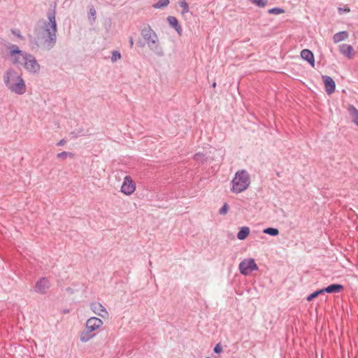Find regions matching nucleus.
Here are the masks:
<instances>
[{
    "label": "nucleus",
    "instance_id": "nucleus-26",
    "mask_svg": "<svg viewBox=\"0 0 358 358\" xmlns=\"http://www.w3.org/2000/svg\"><path fill=\"white\" fill-rule=\"evenodd\" d=\"M268 13L269 14L279 15V14H281V13H285V10L281 8L275 7V8L269 9L268 10Z\"/></svg>",
    "mask_w": 358,
    "mask_h": 358
},
{
    "label": "nucleus",
    "instance_id": "nucleus-36",
    "mask_svg": "<svg viewBox=\"0 0 358 358\" xmlns=\"http://www.w3.org/2000/svg\"><path fill=\"white\" fill-rule=\"evenodd\" d=\"M129 45H130V48H132L134 45V39L132 37L129 38Z\"/></svg>",
    "mask_w": 358,
    "mask_h": 358
},
{
    "label": "nucleus",
    "instance_id": "nucleus-21",
    "mask_svg": "<svg viewBox=\"0 0 358 358\" xmlns=\"http://www.w3.org/2000/svg\"><path fill=\"white\" fill-rule=\"evenodd\" d=\"M250 3L256 5L259 8H264L267 3L268 0H248Z\"/></svg>",
    "mask_w": 358,
    "mask_h": 358
},
{
    "label": "nucleus",
    "instance_id": "nucleus-5",
    "mask_svg": "<svg viewBox=\"0 0 358 358\" xmlns=\"http://www.w3.org/2000/svg\"><path fill=\"white\" fill-rule=\"evenodd\" d=\"M24 67L29 73H36L40 71V65L36 58L29 53H26L24 57Z\"/></svg>",
    "mask_w": 358,
    "mask_h": 358
},
{
    "label": "nucleus",
    "instance_id": "nucleus-2",
    "mask_svg": "<svg viewBox=\"0 0 358 358\" xmlns=\"http://www.w3.org/2000/svg\"><path fill=\"white\" fill-rule=\"evenodd\" d=\"M141 34L152 51L159 57L164 56V53L159 45L158 36L149 24L141 29Z\"/></svg>",
    "mask_w": 358,
    "mask_h": 358
},
{
    "label": "nucleus",
    "instance_id": "nucleus-31",
    "mask_svg": "<svg viewBox=\"0 0 358 358\" xmlns=\"http://www.w3.org/2000/svg\"><path fill=\"white\" fill-rule=\"evenodd\" d=\"M11 31H12L13 34H14L18 38H20L21 40L24 39V37L21 35L20 30H18V29H12Z\"/></svg>",
    "mask_w": 358,
    "mask_h": 358
},
{
    "label": "nucleus",
    "instance_id": "nucleus-23",
    "mask_svg": "<svg viewBox=\"0 0 358 358\" xmlns=\"http://www.w3.org/2000/svg\"><path fill=\"white\" fill-rule=\"evenodd\" d=\"M169 0H159L153 5V7L155 8H162L167 6L169 4Z\"/></svg>",
    "mask_w": 358,
    "mask_h": 358
},
{
    "label": "nucleus",
    "instance_id": "nucleus-11",
    "mask_svg": "<svg viewBox=\"0 0 358 358\" xmlns=\"http://www.w3.org/2000/svg\"><path fill=\"white\" fill-rule=\"evenodd\" d=\"M102 324L103 321L101 319L92 317L87 320L86 329L93 331L100 327Z\"/></svg>",
    "mask_w": 358,
    "mask_h": 358
},
{
    "label": "nucleus",
    "instance_id": "nucleus-29",
    "mask_svg": "<svg viewBox=\"0 0 358 358\" xmlns=\"http://www.w3.org/2000/svg\"><path fill=\"white\" fill-rule=\"evenodd\" d=\"M229 210V205L227 203H224V204L222 206V207L220 209L219 213L220 215H225L227 213Z\"/></svg>",
    "mask_w": 358,
    "mask_h": 358
},
{
    "label": "nucleus",
    "instance_id": "nucleus-35",
    "mask_svg": "<svg viewBox=\"0 0 358 358\" xmlns=\"http://www.w3.org/2000/svg\"><path fill=\"white\" fill-rule=\"evenodd\" d=\"M352 122L358 126V115L352 118Z\"/></svg>",
    "mask_w": 358,
    "mask_h": 358
},
{
    "label": "nucleus",
    "instance_id": "nucleus-22",
    "mask_svg": "<svg viewBox=\"0 0 358 358\" xmlns=\"http://www.w3.org/2000/svg\"><path fill=\"white\" fill-rule=\"evenodd\" d=\"M323 293H324L323 289H320L316 290L314 292H313L310 294H309L307 296L306 300L308 301H310L313 299H314L315 298L317 297L320 294H323Z\"/></svg>",
    "mask_w": 358,
    "mask_h": 358
},
{
    "label": "nucleus",
    "instance_id": "nucleus-13",
    "mask_svg": "<svg viewBox=\"0 0 358 358\" xmlns=\"http://www.w3.org/2000/svg\"><path fill=\"white\" fill-rule=\"evenodd\" d=\"M167 21H168L169 25L176 31V32L178 34V35L181 36L182 32V29L181 25L179 24L177 18L173 16H169L167 17Z\"/></svg>",
    "mask_w": 358,
    "mask_h": 358
},
{
    "label": "nucleus",
    "instance_id": "nucleus-17",
    "mask_svg": "<svg viewBox=\"0 0 358 358\" xmlns=\"http://www.w3.org/2000/svg\"><path fill=\"white\" fill-rule=\"evenodd\" d=\"M90 308L95 314L101 317H103V315L101 314V312L106 313V308L99 303H92Z\"/></svg>",
    "mask_w": 358,
    "mask_h": 358
},
{
    "label": "nucleus",
    "instance_id": "nucleus-39",
    "mask_svg": "<svg viewBox=\"0 0 358 358\" xmlns=\"http://www.w3.org/2000/svg\"><path fill=\"white\" fill-rule=\"evenodd\" d=\"M69 312V310L68 309L63 310L64 313H68Z\"/></svg>",
    "mask_w": 358,
    "mask_h": 358
},
{
    "label": "nucleus",
    "instance_id": "nucleus-32",
    "mask_svg": "<svg viewBox=\"0 0 358 358\" xmlns=\"http://www.w3.org/2000/svg\"><path fill=\"white\" fill-rule=\"evenodd\" d=\"M89 15L93 17V19L94 20V16L96 15V10L93 6H92L89 9Z\"/></svg>",
    "mask_w": 358,
    "mask_h": 358
},
{
    "label": "nucleus",
    "instance_id": "nucleus-25",
    "mask_svg": "<svg viewBox=\"0 0 358 358\" xmlns=\"http://www.w3.org/2000/svg\"><path fill=\"white\" fill-rule=\"evenodd\" d=\"M57 157L59 159H65L68 157L73 158L74 157V154L70 152L64 151L58 153Z\"/></svg>",
    "mask_w": 358,
    "mask_h": 358
},
{
    "label": "nucleus",
    "instance_id": "nucleus-1",
    "mask_svg": "<svg viewBox=\"0 0 358 358\" xmlns=\"http://www.w3.org/2000/svg\"><path fill=\"white\" fill-rule=\"evenodd\" d=\"M48 22L44 23V29L46 36H44L43 46V48L50 50L57 43V22L55 20V10H49L47 13Z\"/></svg>",
    "mask_w": 358,
    "mask_h": 358
},
{
    "label": "nucleus",
    "instance_id": "nucleus-33",
    "mask_svg": "<svg viewBox=\"0 0 358 358\" xmlns=\"http://www.w3.org/2000/svg\"><path fill=\"white\" fill-rule=\"evenodd\" d=\"M66 140L65 139H62L60 140L57 143V145L58 146H63L65 145L66 143Z\"/></svg>",
    "mask_w": 358,
    "mask_h": 358
},
{
    "label": "nucleus",
    "instance_id": "nucleus-4",
    "mask_svg": "<svg viewBox=\"0 0 358 358\" xmlns=\"http://www.w3.org/2000/svg\"><path fill=\"white\" fill-rule=\"evenodd\" d=\"M13 74L15 75L16 73L14 71H8L6 75L3 77V80L6 87L12 92L17 94H23L26 92V85L24 80L20 76H16L15 83L10 84V78L13 76Z\"/></svg>",
    "mask_w": 358,
    "mask_h": 358
},
{
    "label": "nucleus",
    "instance_id": "nucleus-40",
    "mask_svg": "<svg viewBox=\"0 0 358 358\" xmlns=\"http://www.w3.org/2000/svg\"><path fill=\"white\" fill-rule=\"evenodd\" d=\"M215 86H216V83H213V87H215Z\"/></svg>",
    "mask_w": 358,
    "mask_h": 358
},
{
    "label": "nucleus",
    "instance_id": "nucleus-12",
    "mask_svg": "<svg viewBox=\"0 0 358 358\" xmlns=\"http://www.w3.org/2000/svg\"><path fill=\"white\" fill-rule=\"evenodd\" d=\"M301 57L303 59L307 61L312 67L315 66V57L312 51L308 49H303L301 52Z\"/></svg>",
    "mask_w": 358,
    "mask_h": 358
},
{
    "label": "nucleus",
    "instance_id": "nucleus-18",
    "mask_svg": "<svg viewBox=\"0 0 358 358\" xmlns=\"http://www.w3.org/2000/svg\"><path fill=\"white\" fill-rule=\"evenodd\" d=\"M250 231V228L248 227H241L239 231L237 234V238L241 241L245 240L249 236Z\"/></svg>",
    "mask_w": 358,
    "mask_h": 358
},
{
    "label": "nucleus",
    "instance_id": "nucleus-3",
    "mask_svg": "<svg viewBox=\"0 0 358 358\" xmlns=\"http://www.w3.org/2000/svg\"><path fill=\"white\" fill-rule=\"evenodd\" d=\"M232 187L231 190L234 193H241L245 190L250 184V178L245 170L238 171L236 173L231 181Z\"/></svg>",
    "mask_w": 358,
    "mask_h": 358
},
{
    "label": "nucleus",
    "instance_id": "nucleus-28",
    "mask_svg": "<svg viewBox=\"0 0 358 358\" xmlns=\"http://www.w3.org/2000/svg\"><path fill=\"white\" fill-rule=\"evenodd\" d=\"M121 58V54L119 51L114 50L112 52L111 61L113 62H116L117 60Z\"/></svg>",
    "mask_w": 358,
    "mask_h": 358
},
{
    "label": "nucleus",
    "instance_id": "nucleus-42",
    "mask_svg": "<svg viewBox=\"0 0 358 358\" xmlns=\"http://www.w3.org/2000/svg\"><path fill=\"white\" fill-rule=\"evenodd\" d=\"M206 358H210V357H206Z\"/></svg>",
    "mask_w": 358,
    "mask_h": 358
},
{
    "label": "nucleus",
    "instance_id": "nucleus-15",
    "mask_svg": "<svg viewBox=\"0 0 358 358\" xmlns=\"http://www.w3.org/2000/svg\"><path fill=\"white\" fill-rule=\"evenodd\" d=\"M339 50L341 53L349 59L352 58V54L353 52V48L352 45L348 44H341L339 45Z\"/></svg>",
    "mask_w": 358,
    "mask_h": 358
},
{
    "label": "nucleus",
    "instance_id": "nucleus-27",
    "mask_svg": "<svg viewBox=\"0 0 358 358\" xmlns=\"http://www.w3.org/2000/svg\"><path fill=\"white\" fill-rule=\"evenodd\" d=\"M348 110L352 118L358 115V110L352 105L349 106Z\"/></svg>",
    "mask_w": 358,
    "mask_h": 358
},
{
    "label": "nucleus",
    "instance_id": "nucleus-14",
    "mask_svg": "<svg viewBox=\"0 0 358 358\" xmlns=\"http://www.w3.org/2000/svg\"><path fill=\"white\" fill-rule=\"evenodd\" d=\"M343 285L341 284H331L329 286L322 288L324 292L333 294V293H338L341 292L343 289Z\"/></svg>",
    "mask_w": 358,
    "mask_h": 358
},
{
    "label": "nucleus",
    "instance_id": "nucleus-41",
    "mask_svg": "<svg viewBox=\"0 0 358 358\" xmlns=\"http://www.w3.org/2000/svg\"><path fill=\"white\" fill-rule=\"evenodd\" d=\"M198 155H199V154H196V155H194V157H195V158H196V157H197Z\"/></svg>",
    "mask_w": 358,
    "mask_h": 358
},
{
    "label": "nucleus",
    "instance_id": "nucleus-6",
    "mask_svg": "<svg viewBox=\"0 0 358 358\" xmlns=\"http://www.w3.org/2000/svg\"><path fill=\"white\" fill-rule=\"evenodd\" d=\"M10 52L9 56L11 58V61L15 65H20L22 64V62L20 61V57H22V61L24 60V55H26V52L21 50L17 45L11 44L8 47Z\"/></svg>",
    "mask_w": 358,
    "mask_h": 358
},
{
    "label": "nucleus",
    "instance_id": "nucleus-30",
    "mask_svg": "<svg viewBox=\"0 0 358 358\" xmlns=\"http://www.w3.org/2000/svg\"><path fill=\"white\" fill-rule=\"evenodd\" d=\"M213 351L216 354H220V352H222V345L220 343L216 344L215 346L214 347Z\"/></svg>",
    "mask_w": 358,
    "mask_h": 358
},
{
    "label": "nucleus",
    "instance_id": "nucleus-7",
    "mask_svg": "<svg viewBox=\"0 0 358 358\" xmlns=\"http://www.w3.org/2000/svg\"><path fill=\"white\" fill-rule=\"evenodd\" d=\"M240 273L244 275H248L250 272L258 270V266L252 258L245 259L239 264Z\"/></svg>",
    "mask_w": 358,
    "mask_h": 358
},
{
    "label": "nucleus",
    "instance_id": "nucleus-20",
    "mask_svg": "<svg viewBox=\"0 0 358 358\" xmlns=\"http://www.w3.org/2000/svg\"><path fill=\"white\" fill-rule=\"evenodd\" d=\"M263 233L272 236H276L279 234V230L277 228L267 227L263 230Z\"/></svg>",
    "mask_w": 358,
    "mask_h": 358
},
{
    "label": "nucleus",
    "instance_id": "nucleus-19",
    "mask_svg": "<svg viewBox=\"0 0 358 358\" xmlns=\"http://www.w3.org/2000/svg\"><path fill=\"white\" fill-rule=\"evenodd\" d=\"M92 331L89 329H86L85 331H83L80 336V339L82 342H87L90 341L94 336V334L92 333Z\"/></svg>",
    "mask_w": 358,
    "mask_h": 358
},
{
    "label": "nucleus",
    "instance_id": "nucleus-8",
    "mask_svg": "<svg viewBox=\"0 0 358 358\" xmlns=\"http://www.w3.org/2000/svg\"><path fill=\"white\" fill-rule=\"evenodd\" d=\"M136 189V183L130 176H126L121 187V192L127 195L131 194Z\"/></svg>",
    "mask_w": 358,
    "mask_h": 358
},
{
    "label": "nucleus",
    "instance_id": "nucleus-16",
    "mask_svg": "<svg viewBox=\"0 0 358 358\" xmlns=\"http://www.w3.org/2000/svg\"><path fill=\"white\" fill-rule=\"evenodd\" d=\"M348 36H349V34L348 31H340V32L335 34L333 36V41L335 43H338L342 41L345 40L346 38H348Z\"/></svg>",
    "mask_w": 358,
    "mask_h": 358
},
{
    "label": "nucleus",
    "instance_id": "nucleus-10",
    "mask_svg": "<svg viewBox=\"0 0 358 358\" xmlns=\"http://www.w3.org/2000/svg\"><path fill=\"white\" fill-rule=\"evenodd\" d=\"M322 80L325 90L328 94H331L336 90V83L333 78L329 76H322Z\"/></svg>",
    "mask_w": 358,
    "mask_h": 358
},
{
    "label": "nucleus",
    "instance_id": "nucleus-38",
    "mask_svg": "<svg viewBox=\"0 0 358 358\" xmlns=\"http://www.w3.org/2000/svg\"><path fill=\"white\" fill-rule=\"evenodd\" d=\"M71 135H73V137H75V138H76L78 136L75 131L71 132Z\"/></svg>",
    "mask_w": 358,
    "mask_h": 358
},
{
    "label": "nucleus",
    "instance_id": "nucleus-34",
    "mask_svg": "<svg viewBox=\"0 0 358 358\" xmlns=\"http://www.w3.org/2000/svg\"><path fill=\"white\" fill-rule=\"evenodd\" d=\"M349 11H350V8H338V12L340 13H341L342 12H349Z\"/></svg>",
    "mask_w": 358,
    "mask_h": 358
},
{
    "label": "nucleus",
    "instance_id": "nucleus-9",
    "mask_svg": "<svg viewBox=\"0 0 358 358\" xmlns=\"http://www.w3.org/2000/svg\"><path fill=\"white\" fill-rule=\"evenodd\" d=\"M49 281L45 278H40L36 283L35 291L41 294H44L49 289Z\"/></svg>",
    "mask_w": 358,
    "mask_h": 358
},
{
    "label": "nucleus",
    "instance_id": "nucleus-37",
    "mask_svg": "<svg viewBox=\"0 0 358 358\" xmlns=\"http://www.w3.org/2000/svg\"><path fill=\"white\" fill-rule=\"evenodd\" d=\"M138 44L140 47H143L145 45V43H143L141 41H138Z\"/></svg>",
    "mask_w": 358,
    "mask_h": 358
},
{
    "label": "nucleus",
    "instance_id": "nucleus-24",
    "mask_svg": "<svg viewBox=\"0 0 358 358\" xmlns=\"http://www.w3.org/2000/svg\"><path fill=\"white\" fill-rule=\"evenodd\" d=\"M178 4L182 8V14H185L189 12V6L185 0H179Z\"/></svg>",
    "mask_w": 358,
    "mask_h": 358
}]
</instances>
